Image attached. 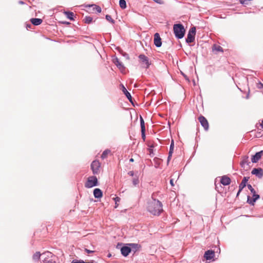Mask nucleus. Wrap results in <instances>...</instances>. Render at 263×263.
<instances>
[{"label": "nucleus", "mask_w": 263, "mask_h": 263, "mask_svg": "<svg viewBox=\"0 0 263 263\" xmlns=\"http://www.w3.org/2000/svg\"><path fill=\"white\" fill-rule=\"evenodd\" d=\"M173 30L175 37L178 39H182L185 34V30L181 24H175L173 26Z\"/></svg>", "instance_id": "f03ea898"}, {"label": "nucleus", "mask_w": 263, "mask_h": 263, "mask_svg": "<svg viewBox=\"0 0 263 263\" xmlns=\"http://www.w3.org/2000/svg\"><path fill=\"white\" fill-rule=\"evenodd\" d=\"M110 256H111V254H109L108 255V257H110Z\"/></svg>", "instance_id": "4d7b16f0"}, {"label": "nucleus", "mask_w": 263, "mask_h": 263, "mask_svg": "<svg viewBox=\"0 0 263 263\" xmlns=\"http://www.w3.org/2000/svg\"><path fill=\"white\" fill-rule=\"evenodd\" d=\"M215 255V252L213 250H208L205 252L204 257L206 260H210L212 259Z\"/></svg>", "instance_id": "ddd939ff"}, {"label": "nucleus", "mask_w": 263, "mask_h": 263, "mask_svg": "<svg viewBox=\"0 0 263 263\" xmlns=\"http://www.w3.org/2000/svg\"><path fill=\"white\" fill-rule=\"evenodd\" d=\"M122 88V91L124 93V94L125 95L126 98L128 99V100L132 103V97L130 95V93L127 90L126 88L124 87V86L123 84H121Z\"/></svg>", "instance_id": "2eb2a0df"}, {"label": "nucleus", "mask_w": 263, "mask_h": 263, "mask_svg": "<svg viewBox=\"0 0 263 263\" xmlns=\"http://www.w3.org/2000/svg\"><path fill=\"white\" fill-rule=\"evenodd\" d=\"M53 256V254L52 253L50 252H45L43 253L42 254V258L43 260H45V259H49L50 258H52Z\"/></svg>", "instance_id": "6ab92c4d"}, {"label": "nucleus", "mask_w": 263, "mask_h": 263, "mask_svg": "<svg viewBox=\"0 0 263 263\" xmlns=\"http://www.w3.org/2000/svg\"><path fill=\"white\" fill-rule=\"evenodd\" d=\"M195 36L190 33H187V37L185 39V41L187 43L190 44L193 43L195 40Z\"/></svg>", "instance_id": "412c9836"}, {"label": "nucleus", "mask_w": 263, "mask_h": 263, "mask_svg": "<svg viewBox=\"0 0 263 263\" xmlns=\"http://www.w3.org/2000/svg\"><path fill=\"white\" fill-rule=\"evenodd\" d=\"M43 263H55V261L53 260L52 258H50L49 259L42 260Z\"/></svg>", "instance_id": "f704fd0d"}, {"label": "nucleus", "mask_w": 263, "mask_h": 263, "mask_svg": "<svg viewBox=\"0 0 263 263\" xmlns=\"http://www.w3.org/2000/svg\"><path fill=\"white\" fill-rule=\"evenodd\" d=\"M155 3L159 4H163V1L162 0H153Z\"/></svg>", "instance_id": "ea45409f"}, {"label": "nucleus", "mask_w": 263, "mask_h": 263, "mask_svg": "<svg viewBox=\"0 0 263 263\" xmlns=\"http://www.w3.org/2000/svg\"><path fill=\"white\" fill-rule=\"evenodd\" d=\"M123 55L127 59H129L128 54L125 52L123 53Z\"/></svg>", "instance_id": "37998d69"}, {"label": "nucleus", "mask_w": 263, "mask_h": 263, "mask_svg": "<svg viewBox=\"0 0 263 263\" xmlns=\"http://www.w3.org/2000/svg\"><path fill=\"white\" fill-rule=\"evenodd\" d=\"M93 195L96 198H100L103 196V192L100 189L96 188L93 190Z\"/></svg>", "instance_id": "dca6fc26"}, {"label": "nucleus", "mask_w": 263, "mask_h": 263, "mask_svg": "<svg viewBox=\"0 0 263 263\" xmlns=\"http://www.w3.org/2000/svg\"><path fill=\"white\" fill-rule=\"evenodd\" d=\"M60 23L62 24L66 25H68L70 24V23H69L68 22H66V21H62Z\"/></svg>", "instance_id": "79ce46f5"}, {"label": "nucleus", "mask_w": 263, "mask_h": 263, "mask_svg": "<svg viewBox=\"0 0 263 263\" xmlns=\"http://www.w3.org/2000/svg\"><path fill=\"white\" fill-rule=\"evenodd\" d=\"M250 192H251V193L252 194V195H254V194H256V191H255V190L254 189H253L252 190H251L250 191Z\"/></svg>", "instance_id": "de8ad7c7"}, {"label": "nucleus", "mask_w": 263, "mask_h": 263, "mask_svg": "<svg viewBox=\"0 0 263 263\" xmlns=\"http://www.w3.org/2000/svg\"><path fill=\"white\" fill-rule=\"evenodd\" d=\"M18 4H21V5H24V4H25V3L23 1H20L18 2Z\"/></svg>", "instance_id": "603ef678"}, {"label": "nucleus", "mask_w": 263, "mask_h": 263, "mask_svg": "<svg viewBox=\"0 0 263 263\" xmlns=\"http://www.w3.org/2000/svg\"><path fill=\"white\" fill-rule=\"evenodd\" d=\"M105 18L106 19V20H107L108 21H109L110 23H111L112 24H115V21L114 20H113L111 16L108 15V14H107L105 16Z\"/></svg>", "instance_id": "2f4dec72"}, {"label": "nucleus", "mask_w": 263, "mask_h": 263, "mask_svg": "<svg viewBox=\"0 0 263 263\" xmlns=\"http://www.w3.org/2000/svg\"><path fill=\"white\" fill-rule=\"evenodd\" d=\"M249 179V177H244L241 182L239 185V188L240 190H243V189L247 185V183Z\"/></svg>", "instance_id": "aec40b11"}, {"label": "nucleus", "mask_w": 263, "mask_h": 263, "mask_svg": "<svg viewBox=\"0 0 263 263\" xmlns=\"http://www.w3.org/2000/svg\"><path fill=\"white\" fill-rule=\"evenodd\" d=\"M188 33H190L191 34H192V35H193L194 36H195V34H196V27H192L189 30Z\"/></svg>", "instance_id": "72a5a7b5"}, {"label": "nucleus", "mask_w": 263, "mask_h": 263, "mask_svg": "<svg viewBox=\"0 0 263 263\" xmlns=\"http://www.w3.org/2000/svg\"><path fill=\"white\" fill-rule=\"evenodd\" d=\"M40 257H42V254L40 253V252H36L33 255V259L34 260H38Z\"/></svg>", "instance_id": "bb28decb"}, {"label": "nucleus", "mask_w": 263, "mask_h": 263, "mask_svg": "<svg viewBox=\"0 0 263 263\" xmlns=\"http://www.w3.org/2000/svg\"><path fill=\"white\" fill-rule=\"evenodd\" d=\"M100 163L98 160H94L91 164V168L93 174H98L99 173Z\"/></svg>", "instance_id": "39448f33"}, {"label": "nucleus", "mask_w": 263, "mask_h": 263, "mask_svg": "<svg viewBox=\"0 0 263 263\" xmlns=\"http://www.w3.org/2000/svg\"><path fill=\"white\" fill-rule=\"evenodd\" d=\"M30 27H31V25H27V27L30 28Z\"/></svg>", "instance_id": "6e6d98bb"}, {"label": "nucleus", "mask_w": 263, "mask_h": 263, "mask_svg": "<svg viewBox=\"0 0 263 263\" xmlns=\"http://www.w3.org/2000/svg\"><path fill=\"white\" fill-rule=\"evenodd\" d=\"M170 184L172 186H174L173 179H172L170 180Z\"/></svg>", "instance_id": "09e8293b"}, {"label": "nucleus", "mask_w": 263, "mask_h": 263, "mask_svg": "<svg viewBox=\"0 0 263 263\" xmlns=\"http://www.w3.org/2000/svg\"><path fill=\"white\" fill-rule=\"evenodd\" d=\"M133 183L134 185H136L139 183V179L138 178H134L133 180Z\"/></svg>", "instance_id": "c9c22d12"}, {"label": "nucleus", "mask_w": 263, "mask_h": 263, "mask_svg": "<svg viewBox=\"0 0 263 263\" xmlns=\"http://www.w3.org/2000/svg\"><path fill=\"white\" fill-rule=\"evenodd\" d=\"M114 63L115 65L119 68V69H124L125 67L124 65L122 64L121 62H120L118 58H116L114 61Z\"/></svg>", "instance_id": "4be33fe9"}, {"label": "nucleus", "mask_w": 263, "mask_h": 263, "mask_svg": "<svg viewBox=\"0 0 263 263\" xmlns=\"http://www.w3.org/2000/svg\"><path fill=\"white\" fill-rule=\"evenodd\" d=\"M145 131H143V130L141 131L142 138L143 139V140L144 141L145 139Z\"/></svg>", "instance_id": "4c0bfd02"}, {"label": "nucleus", "mask_w": 263, "mask_h": 263, "mask_svg": "<svg viewBox=\"0 0 263 263\" xmlns=\"http://www.w3.org/2000/svg\"><path fill=\"white\" fill-rule=\"evenodd\" d=\"M92 21V18L89 16H86L84 18V22L86 24H90Z\"/></svg>", "instance_id": "c756f323"}, {"label": "nucleus", "mask_w": 263, "mask_h": 263, "mask_svg": "<svg viewBox=\"0 0 263 263\" xmlns=\"http://www.w3.org/2000/svg\"><path fill=\"white\" fill-rule=\"evenodd\" d=\"M149 152H150V153H151V152L152 151V149L150 148V149H149Z\"/></svg>", "instance_id": "13d9d810"}, {"label": "nucleus", "mask_w": 263, "mask_h": 263, "mask_svg": "<svg viewBox=\"0 0 263 263\" xmlns=\"http://www.w3.org/2000/svg\"><path fill=\"white\" fill-rule=\"evenodd\" d=\"M162 203L158 200L154 199L148 203L147 211L155 216H159L163 211Z\"/></svg>", "instance_id": "f257e3e1"}, {"label": "nucleus", "mask_w": 263, "mask_h": 263, "mask_svg": "<svg viewBox=\"0 0 263 263\" xmlns=\"http://www.w3.org/2000/svg\"><path fill=\"white\" fill-rule=\"evenodd\" d=\"M127 245H128L130 247L132 248V250H134V252H135L137 250V249L140 247V246L138 244L135 243H127Z\"/></svg>", "instance_id": "5701e85b"}, {"label": "nucleus", "mask_w": 263, "mask_h": 263, "mask_svg": "<svg viewBox=\"0 0 263 263\" xmlns=\"http://www.w3.org/2000/svg\"><path fill=\"white\" fill-rule=\"evenodd\" d=\"M120 200V198L118 197H117L115 198V201L116 202V203H117V202L119 201Z\"/></svg>", "instance_id": "49530a36"}, {"label": "nucleus", "mask_w": 263, "mask_h": 263, "mask_svg": "<svg viewBox=\"0 0 263 263\" xmlns=\"http://www.w3.org/2000/svg\"><path fill=\"white\" fill-rule=\"evenodd\" d=\"M198 120L205 130H208L209 128V123L206 119L202 115L198 117Z\"/></svg>", "instance_id": "423d86ee"}, {"label": "nucleus", "mask_w": 263, "mask_h": 263, "mask_svg": "<svg viewBox=\"0 0 263 263\" xmlns=\"http://www.w3.org/2000/svg\"><path fill=\"white\" fill-rule=\"evenodd\" d=\"M134 161V159L133 158H130L129 159V162H133Z\"/></svg>", "instance_id": "864d4df0"}, {"label": "nucleus", "mask_w": 263, "mask_h": 263, "mask_svg": "<svg viewBox=\"0 0 263 263\" xmlns=\"http://www.w3.org/2000/svg\"><path fill=\"white\" fill-rule=\"evenodd\" d=\"M242 190H240L239 188V190H238V191L237 193V195H236V197H238L239 196V195L240 194V192H241Z\"/></svg>", "instance_id": "8fccbe9b"}, {"label": "nucleus", "mask_w": 263, "mask_h": 263, "mask_svg": "<svg viewBox=\"0 0 263 263\" xmlns=\"http://www.w3.org/2000/svg\"><path fill=\"white\" fill-rule=\"evenodd\" d=\"M128 174L130 176H134V171H129L128 173Z\"/></svg>", "instance_id": "c03bdc74"}, {"label": "nucleus", "mask_w": 263, "mask_h": 263, "mask_svg": "<svg viewBox=\"0 0 263 263\" xmlns=\"http://www.w3.org/2000/svg\"><path fill=\"white\" fill-rule=\"evenodd\" d=\"M231 183V179L227 176H223L221 177V180H220V183H221L223 185H228Z\"/></svg>", "instance_id": "4468645a"}, {"label": "nucleus", "mask_w": 263, "mask_h": 263, "mask_svg": "<svg viewBox=\"0 0 263 263\" xmlns=\"http://www.w3.org/2000/svg\"><path fill=\"white\" fill-rule=\"evenodd\" d=\"M182 74L185 78L186 77V76L185 74H184L183 73H182Z\"/></svg>", "instance_id": "bf43d9fd"}, {"label": "nucleus", "mask_w": 263, "mask_h": 263, "mask_svg": "<svg viewBox=\"0 0 263 263\" xmlns=\"http://www.w3.org/2000/svg\"><path fill=\"white\" fill-rule=\"evenodd\" d=\"M85 251L86 252H87L88 254H89V253H93L94 252V251H92V250H88L86 248L85 249Z\"/></svg>", "instance_id": "a19ab883"}, {"label": "nucleus", "mask_w": 263, "mask_h": 263, "mask_svg": "<svg viewBox=\"0 0 263 263\" xmlns=\"http://www.w3.org/2000/svg\"><path fill=\"white\" fill-rule=\"evenodd\" d=\"M154 45L157 47H160L162 45L161 39L158 33H156L154 34Z\"/></svg>", "instance_id": "9b49d317"}, {"label": "nucleus", "mask_w": 263, "mask_h": 263, "mask_svg": "<svg viewBox=\"0 0 263 263\" xmlns=\"http://www.w3.org/2000/svg\"><path fill=\"white\" fill-rule=\"evenodd\" d=\"M263 154V151H261L255 153L254 155H253L251 158V161L253 163L257 162L261 158Z\"/></svg>", "instance_id": "f8f14e48"}, {"label": "nucleus", "mask_w": 263, "mask_h": 263, "mask_svg": "<svg viewBox=\"0 0 263 263\" xmlns=\"http://www.w3.org/2000/svg\"><path fill=\"white\" fill-rule=\"evenodd\" d=\"M99 182L98 179L95 176H91L88 178L87 181L85 183V187L88 189L98 186Z\"/></svg>", "instance_id": "7ed1b4c3"}, {"label": "nucleus", "mask_w": 263, "mask_h": 263, "mask_svg": "<svg viewBox=\"0 0 263 263\" xmlns=\"http://www.w3.org/2000/svg\"><path fill=\"white\" fill-rule=\"evenodd\" d=\"M216 185V189L217 190V189L218 188L217 186Z\"/></svg>", "instance_id": "052dcab7"}, {"label": "nucleus", "mask_w": 263, "mask_h": 263, "mask_svg": "<svg viewBox=\"0 0 263 263\" xmlns=\"http://www.w3.org/2000/svg\"><path fill=\"white\" fill-rule=\"evenodd\" d=\"M212 49H213V50H215L216 51L223 52L222 48L219 45H217L216 44H214L213 46Z\"/></svg>", "instance_id": "a878e982"}, {"label": "nucleus", "mask_w": 263, "mask_h": 263, "mask_svg": "<svg viewBox=\"0 0 263 263\" xmlns=\"http://www.w3.org/2000/svg\"><path fill=\"white\" fill-rule=\"evenodd\" d=\"M174 141L172 140L170 146V151L169 153H170V155H172L174 151Z\"/></svg>", "instance_id": "473e14b6"}, {"label": "nucleus", "mask_w": 263, "mask_h": 263, "mask_svg": "<svg viewBox=\"0 0 263 263\" xmlns=\"http://www.w3.org/2000/svg\"><path fill=\"white\" fill-rule=\"evenodd\" d=\"M119 6L120 8L122 9H124L126 8V2L125 0H120L119 1Z\"/></svg>", "instance_id": "393cba45"}, {"label": "nucleus", "mask_w": 263, "mask_h": 263, "mask_svg": "<svg viewBox=\"0 0 263 263\" xmlns=\"http://www.w3.org/2000/svg\"><path fill=\"white\" fill-rule=\"evenodd\" d=\"M251 173L256 175L258 178H261L263 176V170L260 168H254L252 170Z\"/></svg>", "instance_id": "1a4fd4ad"}, {"label": "nucleus", "mask_w": 263, "mask_h": 263, "mask_svg": "<svg viewBox=\"0 0 263 263\" xmlns=\"http://www.w3.org/2000/svg\"><path fill=\"white\" fill-rule=\"evenodd\" d=\"M71 263H93V261L91 260L90 261L85 262L83 260L73 259Z\"/></svg>", "instance_id": "7c9ffc66"}, {"label": "nucleus", "mask_w": 263, "mask_h": 263, "mask_svg": "<svg viewBox=\"0 0 263 263\" xmlns=\"http://www.w3.org/2000/svg\"><path fill=\"white\" fill-rule=\"evenodd\" d=\"M247 0H239V2L240 3V4L243 5L245 4V2Z\"/></svg>", "instance_id": "3c124183"}, {"label": "nucleus", "mask_w": 263, "mask_h": 263, "mask_svg": "<svg viewBox=\"0 0 263 263\" xmlns=\"http://www.w3.org/2000/svg\"><path fill=\"white\" fill-rule=\"evenodd\" d=\"M110 152H111V151H110V149H105V151L102 153V155H101V158H102V159H105V158L107 157V155H108L109 154H110Z\"/></svg>", "instance_id": "b1692460"}, {"label": "nucleus", "mask_w": 263, "mask_h": 263, "mask_svg": "<svg viewBox=\"0 0 263 263\" xmlns=\"http://www.w3.org/2000/svg\"><path fill=\"white\" fill-rule=\"evenodd\" d=\"M250 164L251 162L249 161L248 156H245L242 157L241 161L240 163V166L242 168H243L245 170H248L250 168Z\"/></svg>", "instance_id": "20e7f679"}, {"label": "nucleus", "mask_w": 263, "mask_h": 263, "mask_svg": "<svg viewBox=\"0 0 263 263\" xmlns=\"http://www.w3.org/2000/svg\"><path fill=\"white\" fill-rule=\"evenodd\" d=\"M63 13L66 15V17L70 21H74L76 17L74 13L71 11H64Z\"/></svg>", "instance_id": "f3484780"}, {"label": "nucleus", "mask_w": 263, "mask_h": 263, "mask_svg": "<svg viewBox=\"0 0 263 263\" xmlns=\"http://www.w3.org/2000/svg\"><path fill=\"white\" fill-rule=\"evenodd\" d=\"M89 7H90V6H89ZM91 7H93V10H96L98 13L101 12V8L100 6L96 5H91Z\"/></svg>", "instance_id": "c85d7f7f"}, {"label": "nucleus", "mask_w": 263, "mask_h": 263, "mask_svg": "<svg viewBox=\"0 0 263 263\" xmlns=\"http://www.w3.org/2000/svg\"><path fill=\"white\" fill-rule=\"evenodd\" d=\"M257 87L258 89H261L263 88V84H262L261 82H258L257 83Z\"/></svg>", "instance_id": "e433bc0d"}, {"label": "nucleus", "mask_w": 263, "mask_h": 263, "mask_svg": "<svg viewBox=\"0 0 263 263\" xmlns=\"http://www.w3.org/2000/svg\"><path fill=\"white\" fill-rule=\"evenodd\" d=\"M252 196L253 197L252 199L250 198V197L249 196H248L247 202L252 205H254L256 200L259 199L260 196L257 194L253 195Z\"/></svg>", "instance_id": "9d476101"}, {"label": "nucleus", "mask_w": 263, "mask_h": 263, "mask_svg": "<svg viewBox=\"0 0 263 263\" xmlns=\"http://www.w3.org/2000/svg\"><path fill=\"white\" fill-rule=\"evenodd\" d=\"M120 250H121V254L123 256L126 257L131 252L132 248L130 247L128 245H127V243L125 246L121 247Z\"/></svg>", "instance_id": "6e6552de"}, {"label": "nucleus", "mask_w": 263, "mask_h": 263, "mask_svg": "<svg viewBox=\"0 0 263 263\" xmlns=\"http://www.w3.org/2000/svg\"><path fill=\"white\" fill-rule=\"evenodd\" d=\"M138 58L140 62L146 65L145 68H148L151 65V62L149 61L148 58L143 54H140Z\"/></svg>", "instance_id": "0eeeda50"}, {"label": "nucleus", "mask_w": 263, "mask_h": 263, "mask_svg": "<svg viewBox=\"0 0 263 263\" xmlns=\"http://www.w3.org/2000/svg\"><path fill=\"white\" fill-rule=\"evenodd\" d=\"M30 22L32 25L34 26H38L42 24L43 20L39 18H32L30 19Z\"/></svg>", "instance_id": "a211bd4d"}, {"label": "nucleus", "mask_w": 263, "mask_h": 263, "mask_svg": "<svg viewBox=\"0 0 263 263\" xmlns=\"http://www.w3.org/2000/svg\"><path fill=\"white\" fill-rule=\"evenodd\" d=\"M260 126H261V127L263 128V120H262V121H261V124H260Z\"/></svg>", "instance_id": "5fc2aeb1"}, {"label": "nucleus", "mask_w": 263, "mask_h": 263, "mask_svg": "<svg viewBox=\"0 0 263 263\" xmlns=\"http://www.w3.org/2000/svg\"><path fill=\"white\" fill-rule=\"evenodd\" d=\"M140 126H141V131L142 130L145 131L144 121L143 119L142 118V117H140Z\"/></svg>", "instance_id": "cd10ccee"}, {"label": "nucleus", "mask_w": 263, "mask_h": 263, "mask_svg": "<svg viewBox=\"0 0 263 263\" xmlns=\"http://www.w3.org/2000/svg\"><path fill=\"white\" fill-rule=\"evenodd\" d=\"M172 155H170V153H168V156L167 159V164H168L169 163V162L172 158Z\"/></svg>", "instance_id": "58836bf2"}, {"label": "nucleus", "mask_w": 263, "mask_h": 263, "mask_svg": "<svg viewBox=\"0 0 263 263\" xmlns=\"http://www.w3.org/2000/svg\"><path fill=\"white\" fill-rule=\"evenodd\" d=\"M247 187L250 191H251V190H252L253 189V187L252 186V185L250 184H247Z\"/></svg>", "instance_id": "a18cd8bd"}]
</instances>
